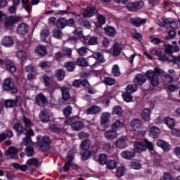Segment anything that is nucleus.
Here are the masks:
<instances>
[{
  "label": "nucleus",
  "mask_w": 180,
  "mask_h": 180,
  "mask_svg": "<svg viewBox=\"0 0 180 180\" xmlns=\"http://www.w3.org/2000/svg\"><path fill=\"white\" fill-rule=\"evenodd\" d=\"M165 53L162 56L159 58L160 61H167L168 63H176L179 61L180 63V56H174L172 53H174V46L171 44H165Z\"/></svg>",
  "instance_id": "nucleus-1"
},
{
  "label": "nucleus",
  "mask_w": 180,
  "mask_h": 180,
  "mask_svg": "<svg viewBox=\"0 0 180 180\" xmlns=\"http://www.w3.org/2000/svg\"><path fill=\"white\" fill-rule=\"evenodd\" d=\"M91 142L89 139L84 140L82 141L80 147L82 150L81 153L82 158L84 161H86L93 153H95L92 149H91Z\"/></svg>",
  "instance_id": "nucleus-2"
},
{
  "label": "nucleus",
  "mask_w": 180,
  "mask_h": 180,
  "mask_svg": "<svg viewBox=\"0 0 180 180\" xmlns=\"http://www.w3.org/2000/svg\"><path fill=\"white\" fill-rule=\"evenodd\" d=\"M21 122L25 124V128H24L23 126L20 124V122H16L13 126L14 130H15L17 134H18L19 136H20L22 133H24L25 130V131H27V130H29L27 129V128L30 129V127L33 126V124L32 123L30 120L25 116H23L21 119Z\"/></svg>",
  "instance_id": "nucleus-3"
},
{
  "label": "nucleus",
  "mask_w": 180,
  "mask_h": 180,
  "mask_svg": "<svg viewBox=\"0 0 180 180\" xmlns=\"http://www.w3.org/2000/svg\"><path fill=\"white\" fill-rule=\"evenodd\" d=\"M145 145H143L141 142H135L134 144V150L135 153H143V151H146L149 149L150 151H153L154 150V145L153 143L149 141L148 139L144 140Z\"/></svg>",
  "instance_id": "nucleus-4"
},
{
  "label": "nucleus",
  "mask_w": 180,
  "mask_h": 180,
  "mask_svg": "<svg viewBox=\"0 0 180 180\" xmlns=\"http://www.w3.org/2000/svg\"><path fill=\"white\" fill-rule=\"evenodd\" d=\"M41 137H37V141L36 143L37 147L40 148L42 151H49L50 148V144L51 141H50V137L45 136L41 140H40Z\"/></svg>",
  "instance_id": "nucleus-5"
},
{
  "label": "nucleus",
  "mask_w": 180,
  "mask_h": 180,
  "mask_svg": "<svg viewBox=\"0 0 180 180\" xmlns=\"http://www.w3.org/2000/svg\"><path fill=\"white\" fill-rule=\"evenodd\" d=\"M3 89L4 91H8L11 94H16L18 92V88L15 86V82L13 79L11 77H8L4 79L3 83Z\"/></svg>",
  "instance_id": "nucleus-6"
},
{
  "label": "nucleus",
  "mask_w": 180,
  "mask_h": 180,
  "mask_svg": "<svg viewBox=\"0 0 180 180\" xmlns=\"http://www.w3.org/2000/svg\"><path fill=\"white\" fill-rule=\"evenodd\" d=\"M146 75L147 76L148 79L152 86H158L160 84V77L157 73H155L153 70H148L146 72Z\"/></svg>",
  "instance_id": "nucleus-7"
},
{
  "label": "nucleus",
  "mask_w": 180,
  "mask_h": 180,
  "mask_svg": "<svg viewBox=\"0 0 180 180\" xmlns=\"http://www.w3.org/2000/svg\"><path fill=\"white\" fill-rule=\"evenodd\" d=\"M22 20H23V18H22V17H18V16L7 17L5 19L4 27H9V26H12L13 25H14V23H19V22H22Z\"/></svg>",
  "instance_id": "nucleus-8"
},
{
  "label": "nucleus",
  "mask_w": 180,
  "mask_h": 180,
  "mask_svg": "<svg viewBox=\"0 0 180 180\" xmlns=\"http://www.w3.org/2000/svg\"><path fill=\"white\" fill-rule=\"evenodd\" d=\"M143 6H144V1H143V0H139L135 2H132V3H129L127 5V9H129V11H137L139 9H141V8H143Z\"/></svg>",
  "instance_id": "nucleus-9"
},
{
  "label": "nucleus",
  "mask_w": 180,
  "mask_h": 180,
  "mask_svg": "<svg viewBox=\"0 0 180 180\" xmlns=\"http://www.w3.org/2000/svg\"><path fill=\"white\" fill-rule=\"evenodd\" d=\"M22 104V98L16 97L14 100H6L4 101V106L6 108H13V106H20Z\"/></svg>",
  "instance_id": "nucleus-10"
},
{
  "label": "nucleus",
  "mask_w": 180,
  "mask_h": 180,
  "mask_svg": "<svg viewBox=\"0 0 180 180\" xmlns=\"http://www.w3.org/2000/svg\"><path fill=\"white\" fill-rule=\"evenodd\" d=\"M35 102L37 105L39 106H41V108H44L47 103H49V101H47V97L44 96L43 94H39L35 97Z\"/></svg>",
  "instance_id": "nucleus-11"
},
{
  "label": "nucleus",
  "mask_w": 180,
  "mask_h": 180,
  "mask_svg": "<svg viewBox=\"0 0 180 180\" xmlns=\"http://www.w3.org/2000/svg\"><path fill=\"white\" fill-rule=\"evenodd\" d=\"M75 153L74 150L69 151L68 156L66 158L65 165L63 167V169L65 172L70 171V167H71V162L74 160Z\"/></svg>",
  "instance_id": "nucleus-12"
},
{
  "label": "nucleus",
  "mask_w": 180,
  "mask_h": 180,
  "mask_svg": "<svg viewBox=\"0 0 180 180\" xmlns=\"http://www.w3.org/2000/svg\"><path fill=\"white\" fill-rule=\"evenodd\" d=\"M104 137L107 140H115V139H117V131L115 129H108L105 131Z\"/></svg>",
  "instance_id": "nucleus-13"
},
{
  "label": "nucleus",
  "mask_w": 180,
  "mask_h": 180,
  "mask_svg": "<svg viewBox=\"0 0 180 180\" xmlns=\"http://www.w3.org/2000/svg\"><path fill=\"white\" fill-rule=\"evenodd\" d=\"M110 120V113L109 112H103L101 115L100 122L101 126L103 127H108V123Z\"/></svg>",
  "instance_id": "nucleus-14"
},
{
  "label": "nucleus",
  "mask_w": 180,
  "mask_h": 180,
  "mask_svg": "<svg viewBox=\"0 0 180 180\" xmlns=\"http://www.w3.org/2000/svg\"><path fill=\"white\" fill-rule=\"evenodd\" d=\"M102 108L98 105H91V107L88 108L85 113L86 115H98V113H101Z\"/></svg>",
  "instance_id": "nucleus-15"
},
{
  "label": "nucleus",
  "mask_w": 180,
  "mask_h": 180,
  "mask_svg": "<svg viewBox=\"0 0 180 180\" xmlns=\"http://www.w3.org/2000/svg\"><path fill=\"white\" fill-rule=\"evenodd\" d=\"M25 136L26 137L24 138L22 143L24 146H27V144H30V143H32V139H30V137H32V136H34V132H33L32 129L29 128L25 133Z\"/></svg>",
  "instance_id": "nucleus-16"
},
{
  "label": "nucleus",
  "mask_w": 180,
  "mask_h": 180,
  "mask_svg": "<svg viewBox=\"0 0 180 180\" xmlns=\"http://www.w3.org/2000/svg\"><path fill=\"white\" fill-rule=\"evenodd\" d=\"M131 25H134V26H136V27H140L141 25H144L145 23H147V19L146 18H135L131 19Z\"/></svg>",
  "instance_id": "nucleus-17"
},
{
  "label": "nucleus",
  "mask_w": 180,
  "mask_h": 180,
  "mask_svg": "<svg viewBox=\"0 0 180 180\" xmlns=\"http://www.w3.org/2000/svg\"><path fill=\"white\" fill-rule=\"evenodd\" d=\"M146 81H147V77L141 74L137 75L135 79H134V82L136 85H143V84H146Z\"/></svg>",
  "instance_id": "nucleus-18"
},
{
  "label": "nucleus",
  "mask_w": 180,
  "mask_h": 180,
  "mask_svg": "<svg viewBox=\"0 0 180 180\" xmlns=\"http://www.w3.org/2000/svg\"><path fill=\"white\" fill-rule=\"evenodd\" d=\"M71 127L75 131H79L85 127V125L82 121H75L71 124Z\"/></svg>",
  "instance_id": "nucleus-19"
},
{
  "label": "nucleus",
  "mask_w": 180,
  "mask_h": 180,
  "mask_svg": "<svg viewBox=\"0 0 180 180\" xmlns=\"http://www.w3.org/2000/svg\"><path fill=\"white\" fill-rule=\"evenodd\" d=\"M98 10L95 7H87L86 9L84 11L83 15L86 18H92L95 13H97Z\"/></svg>",
  "instance_id": "nucleus-20"
},
{
  "label": "nucleus",
  "mask_w": 180,
  "mask_h": 180,
  "mask_svg": "<svg viewBox=\"0 0 180 180\" xmlns=\"http://www.w3.org/2000/svg\"><path fill=\"white\" fill-rule=\"evenodd\" d=\"M1 44L4 47H11V46H13V39L9 36L4 37L1 40Z\"/></svg>",
  "instance_id": "nucleus-21"
},
{
  "label": "nucleus",
  "mask_w": 180,
  "mask_h": 180,
  "mask_svg": "<svg viewBox=\"0 0 180 180\" xmlns=\"http://www.w3.org/2000/svg\"><path fill=\"white\" fill-rule=\"evenodd\" d=\"M158 147H160V148H162L164 151H169L171 150V145L168 144V142H166L165 141L159 140L157 142Z\"/></svg>",
  "instance_id": "nucleus-22"
},
{
  "label": "nucleus",
  "mask_w": 180,
  "mask_h": 180,
  "mask_svg": "<svg viewBox=\"0 0 180 180\" xmlns=\"http://www.w3.org/2000/svg\"><path fill=\"white\" fill-rule=\"evenodd\" d=\"M105 33L109 37H116V30L113 27H104Z\"/></svg>",
  "instance_id": "nucleus-23"
},
{
  "label": "nucleus",
  "mask_w": 180,
  "mask_h": 180,
  "mask_svg": "<svg viewBox=\"0 0 180 180\" xmlns=\"http://www.w3.org/2000/svg\"><path fill=\"white\" fill-rule=\"evenodd\" d=\"M16 153H18V149H15V147H10L7 150L5 151L4 155H11L14 160H16L18 158V155H16Z\"/></svg>",
  "instance_id": "nucleus-24"
},
{
  "label": "nucleus",
  "mask_w": 180,
  "mask_h": 180,
  "mask_svg": "<svg viewBox=\"0 0 180 180\" xmlns=\"http://www.w3.org/2000/svg\"><path fill=\"white\" fill-rule=\"evenodd\" d=\"M28 30L29 27L25 23L19 24L17 27V32H18L20 34H26Z\"/></svg>",
  "instance_id": "nucleus-25"
},
{
  "label": "nucleus",
  "mask_w": 180,
  "mask_h": 180,
  "mask_svg": "<svg viewBox=\"0 0 180 180\" xmlns=\"http://www.w3.org/2000/svg\"><path fill=\"white\" fill-rule=\"evenodd\" d=\"M60 91L62 92V98L64 99V101H68V99L71 98V95L70 94V89L63 86L60 88Z\"/></svg>",
  "instance_id": "nucleus-26"
},
{
  "label": "nucleus",
  "mask_w": 180,
  "mask_h": 180,
  "mask_svg": "<svg viewBox=\"0 0 180 180\" xmlns=\"http://www.w3.org/2000/svg\"><path fill=\"white\" fill-rule=\"evenodd\" d=\"M55 77L58 81H63L65 78V70L63 69H58L55 72Z\"/></svg>",
  "instance_id": "nucleus-27"
},
{
  "label": "nucleus",
  "mask_w": 180,
  "mask_h": 180,
  "mask_svg": "<svg viewBox=\"0 0 180 180\" xmlns=\"http://www.w3.org/2000/svg\"><path fill=\"white\" fill-rule=\"evenodd\" d=\"M122 158H125V160H133L136 157V153L130 152L129 150L123 151L121 153Z\"/></svg>",
  "instance_id": "nucleus-28"
},
{
  "label": "nucleus",
  "mask_w": 180,
  "mask_h": 180,
  "mask_svg": "<svg viewBox=\"0 0 180 180\" xmlns=\"http://www.w3.org/2000/svg\"><path fill=\"white\" fill-rule=\"evenodd\" d=\"M36 53L37 54H38V56H40L41 57H44V56L47 54V49L44 46L39 45L36 49Z\"/></svg>",
  "instance_id": "nucleus-29"
},
{
  "label": "nucleus",
  "mask_w": 180,
  "mask_h": 180,
  "mask_svg": "<svg viewBox=\"0 0 180 180\" xmlns=\"http://www.w3.org/2000/svg\"><path fill=\"white\" fill-rule=\"evenodd\" d=\"M26 165L27 167H39V160L35 158H32L27 160Z\"/></svg>",
  "instance_id": "nucleus-30"
},
{
  "label": "nucleus",
  "mask_w": 180,
  "mask_h": 180,
  "mask_svg": "<svg viewBox=\"0 0 180 180\" xmlns=\"http://www.w3.org/2000/svg\"><path fill=\"white\" fill-rule=\"evenodd\" d=\"M39 117L41 122H44V123H47L50 120V115H49V112L46 110L41 111V112L39 114Z\"/></svg>",
  "instance_id": "nucleus-31"
},
{
  "label": "nucleus",
  "mask_w": 180,
  "mask_h": 180,
  "mask_svg": "<svg viewBox=\"0 0 180 180\" xmlns=\"http://www.w3.org/2000/svg\"><path fill=\"white\" fill-rule=\"evenodd\" d=\"M6 68L10 72H15L16 71V66L9 60H6Z\"/></svg>",
  "instance_id": "nucleus-32"
},
{
  "label": "nucleus",
  "mask_w": 180,
  "mask_h": 180,
  "mask_svg": "<svg viewBox=\"0 0 180 180\" xmlns=\"http://www.w3.org/2000/svg\"><path fill=\"white\" fill-rule=\"evenodd\" d=\"M116 147H117V148H124V147H126V137H120L116 141Z\"/></svg>",
  "instance_id": "nucleus-33"
},
{
  "label": "nucleus",
  "mask_w": 180,
  "mask_h": 180,
  "mask_svg": "<svg viewBox=\"0 0 180 180\" xmlns=\"http://www.w3.org/2000/svg\"><path fill=\"white\" fill-rule=\"evenodd\" d=\"M131 126H132L134 130H139V129H141V121L138 119L132 120L131 122Z\"/></svg>",
  "instance_id": "nucleus-34"
},
{
  "label": "nucleus",
  "mask_w": 180,
  "mask_h": 180,
  "mask_svg": "<svg viewBox=\"0 0 180 180\" xmlns=\"http://www.w3.org/2000/svg\"><path fill=\"white\" fill-rule=\"evenodd\" d=\"M163 123H165V124H167V126H168V127H169L170 129L175 126V122H174V120L168 117H166L163 119Z\"/></svg>",
  "instance_id": "nucleus-35"
},
{
  "label": "nucleus",
  "mask_w": 180,
  "mask_h": 180,
  "mask_svg": "<svg viewBox=\"0 0 180 180\" xmlns=\"http://www.w3.org/2000/svg\"><path fill=\"white\" fill-rule=\"evenodd\" d=\"M151 113V111L148 108H145L142 112V119L145 120L146 122H148L150 120V115Z\"/></svg>",
  "instance_id": "nucleus-36"
},
{
  "label": "nucleus",
  "mask_w": 180,
  "mask_h": 180,
  "mask_svg": "<svg viewBox=\"0 0 180 180\" xmlns=\"http://www.w3.org/2000/svg\"><path fill=\"white\" fill-rule=\"evenodd\" d=\"M121 53H122V47H120V44H115L114 45L113 56L115 57H117L118 56H120Z\"/></svg>",
  "instance_id": "nucleus-37"
},
{
  "label": "nucleus",
  "mask_w": 180,
  "mask_h": 180,
  "mask_svg": "<svg viewBox=\"0 0 180 180\" xmlns=\"http://www.w3.org/2000/svg\"><path fill=\"white\" fill-rule=\"evenodd\" d=\"M6 137H8V139L13 137V132H12V131H7L6 134H0V143L1 141H4V140L6 139Z\"/></svg>",
  "instance_id": "nucleus-38"
},
{
  "label": "nucleus",
  "mask_w": 180,
  "mask_h": 180,
  "mask_svg": "<svg viewBox=\"0 0 180 180\" xmlns=\"http://www.w3.org/2000/svg\"><path fill=\"white\" fill-rule=\"evenodd\" d=\"M56 26L58 29H64L66 26L65 18H59L56 22Z\"/></svg>",
  "instance_id": "nucleus-39"
},
{
  "label": "nucleus",
  "mask_w": 180,
  "mask_h": 180,
  "mask_svg": "<svg viewBox=\"0 0 180 180\" xmlns=\"http://www.w3.org/2000/svg\"><path fill=\"white\" fill-rule=\"evenodd\" d=\"M159 134H160V129H158V127H153L150 129V137H153L154 139V137H157V136H158Z\"/></svg>",
  "instance_id": "nucleus-40"
},
{
  "label": "nucleus",
  "mask_w": 180,
  "mask_h": 180,
  "mask_svg": "<svg viewBox=\"0 0 180 180\" xmlns=\"http://www.w3.org/2000/svg\"><path fill=\"white\" fill-rule=\"evenodd\" d=\"M126 91L129 94H133L134 92H136V91H137V84H128L126 87Z\"/></svg>",
  "instance_id": "nucleus-41"
},
{
  "label": "nucleus",
  "mask_w": 180,
  "mask_h": 180,
  "mask_svg": "<svg viewBox=\"0 0 180 180\" xmlns=\"http://www.w3.org/2000/svg\"><path fill=\"white\" fill-rule=\"evenodd\" d=\"M77 51L79 56L84 57V56H86V54H88L89 49H88L86 47L82 46L81 48L78 49Z\"/></svg>",
  "instance_id": "nucleus-42"
},
{
  "label": "nucleus",
  "mask_w": 180,
  "mask_h": 180,
  "mask_svg": "<svg viewBox=\"0 0 180 180\" xmlns=\"http://www.w3.org/2000/svg\"><path fill=\"white\" fill-rule=\"evenodd\" d=\"M77 64L80 67H88V61L84 58H79L77 59Z\"/></svg>",
  "instance_id": "nucleus-43"
},
{
  "label": "nucleus",
  "mask_w": 180,
  "mask_h": 180,
  "mask_svg": "<svg viewBox=\"0 0 180 180\" xmlns=\"http://www.w3.org/2000/svg\"><path fill=\"white\" fill-rule=\"evenodd\" d=\"M98 162L101 165H105L108 162V156L105 154H101L98 157Z\"/></svg>",
  "instance_id": "nucleus-44"
},
{
  "label": "nucleus",
  "mask_w": 180,
  "mask_h": 180,
  "mask_svg": "<svg viewBox=\"0 0 180 180\" xmlns=\"http://www.w3.org/2000/svg\"><path fill=\"white\" fill-rule=\"evenodd\" d=\"M65 67L67 68L68 71L71 72L75 70L76 65L74 62H67L65 64Z\"/></svg>",
  "instance_id": "nucleus-45"
},
{
  "label": "nucleus",
  "mask_w": 180,
  "mask_h": 180,
  "mask_svg": "<svg viewBox=\"0 0 180 180\" xmlns=\"http://www.w3.org/2000/svg\"><path fill=\"white\" fill-rule=\"evenodd\" d=\"M130 166L132 169H140L141 165L138 160H134L130 162Z\"/></svg>",
  "instance_id": "nucleus-46"
},
{
  "label": "nucleus",
  "mask_w": 180,
  "mask_h": 180,
  "mask_svg": "<svg viewBox=\"0 0 180 180\" xmlns=\"http://www.w3.org/2000/svg\"><path fill=\"white\" fill-rule=\"evenodd\" d=\"M16 57L21 60L22 61H25L26 60V52L25 51H18L16 53Z\"/></svg>",
  "instance_id": "nucleus-47"
},
{
  "label": "nucleus",
  "mask_w": 180,
  "mask_h": 180,
  "mask_svg": "<svg viewBox=\"0 0 180 180\" xmlns=\"http://www.w3.org/2000/svg\"><path fill=\"white\" fill-rule=\"evenodd\" d=\"M112 74L114 77H120V69L119 68V65H115L112 69Z\"/></svg>",
  "instance_id": "nucleus-48"
},
{
  "label": "nucleus",
  "mask_w": 180,
  "mask_h": 180,
  "mask_svg": "<svg viewBox=\"0 0 180 180\" xmlns=\"http://www.w3.org/2000/svg\"><path fill=\"white\" fill-rule=\"evenodd\" d=\"M97 20L98 22V26H102V25H105V18L102 14H97L96 15Z\"/></svg>",
  "instance_id": "nucleus-49"
},
{
  "label": "nucleus",
  "mask_w": 180,
  "mask_h": 180,
  "mask_svg": "<svg viewBox=\"0 0 180 180\" xmlns=\"http://www.w3.org/2000/svg\"><path fill=\"white\" fill-rule=\"evenodd\" d=\"M130 94L127 91L122 94V97L125 102H131L133 101V96Z\"/></svg>",
  "instance_id": "nucleus-50"
},
{
  "label": "nucleus",
  "mask_w": 180,
  "mask_h": 180,
  "mask_svg": "<svg viewBox=\"0 0 180 180\" xmlns=\"http://www.w3.org/2000/svg\"><path fill=\"white\" fill-rule=\"evenodd\" d=\"M103 82L105 84V85H115V84H116V80H115L113 78L105 77Z\"/></svg>",
  "instance_id": "nucleus-51"
},
{
  "label": "nucleus",
  "mask_w": 180,
  "mask_h": 180,
  "mask_svg": "<svg viewBox=\"0 0 180 180\" xmlns=\"http://www.w3.org/2000/svg\"><path fill=\"white\" fill-rule=\"evenodd\" d=\"M166 23L169 27H171V29H179V26L178 25V20L168 21Z\"/></svg>",
  "instance_id": "nucleus-52"
},
{
  "label": "nucleus",
  "mask_w": 180,
  "mask_h": 180,
  "mask_svg": "<svg viewBox=\"0 0 180 180\" xmlns=\"http://www.w3.org/2000/svg\"><path fill=\"white\" fill-rule=\"evenodd\" d=\"M25 154L27 157H32L34 154V149L32 146H27L25 148Z\"/></svg>",
  "instance_id": "nucleus-53"
},
{
  "label": "nucleus",
  "mask_w": 180,
  "mask_h": 180,
  "mask_svg": "<svg viewBox=\"0 0 180 180\" xmlns=\"http://www.w3.org/2000/svg\"><path fill=\"white\" fill-rule=\"evenodd\" d=\"M53 36L56 38V39H62L63 38V32H61V30H53Z\"/></svg>",
  "instance_id": "nucleus-54"
},
{
  "label": "nucleus",
  "mask_w": 180,
  "mask_h": 180,
  "mask_svg": "<svg viewBox=\"0 0 180 180\" xmlns=\"http://www.w3.org/2000/svg\"><path fill=\"white\" fill-rule=\"evenodd\" d=\"M123 110L120 106H115L112 109V115H118V116H120Z\"/></svg>",
  "instance_id": "nucleus-55"
},
{
  "label": "nucleus",
  "mask_w": 180,
  "mask_h": 180,
  "mask_svg": "<svg viewBox=\"0 0 180 180\" xmlns=\"http://www.w3.org/2000/svg\"><path fill=\"white\" fill-rule=\"evenodd\" d=\"M120 127H123V122H120V120H117L112 125V130H116L117 129H120Z\"/></svg>",
  "instance_id": "nucleus-56"
},
{
  "label": "nucleus",
  "mask_w": 180,
  "mask_h": 180,
  "mask_svg": "<svg viewBox=\"0 0 180 180\" xmlns=\"http://www.w3.org/2000/svg\"><path fill=\"white\" fill-rule=\"evenodd\" d=\"M107 168L108 169H115L116 168V161L115 160H109L107 162Z\"/></svg>",
  "instance_id": "nucleus-57"
},
{
  "label": "nucleus",
  "mask_w": 180,
  "mask_h": 180,
  "mask_svg": "<svg viewBox=\"0 0 180 180\" xmlns=\"http://www.w3.org/2000/svg\"><path fill=\"white\" fill-rule=\"evenodd\" d=\"M72 113V108L70 105H68L65 108L63 109L64 116L68 117Z\"/></svg>",
  "instance_id": "nucleus-58"
},
{
  "label": "nucleus",
  "mask_w": 180,
  "mask_h": 180,
  "mask_svg": "<svg viewBox=\"0 0 180 180\" xmlns=\"http://www.w3.org/2000/svg\"><path fill=\"white\" fill-rule=\"evenodd\" d=\"M50 129L54 133H60L61 131V127L58 124H53L50 126Z\"/></svg>",
  "instance_id": "nucleus-59"
},
{
  "label": "nucleus",
  "mask_w": 180,
  "mask_h": 180,
  "mask_svg": "<svg viewBox=\"0 0 180 180\" xmlns=\"http://www.w3.org/2000/svg\"><path fill=\"white\" fill-rule=\"evenodd\" d=\"M64 57H65V56L64 55V53L61 51H58L55 54V59L56 61H61Z\"/></svg>",
  "instance_id": "nucleus-60"
},
{
  "label": "nucleus",
  "mask_w": 180,
  "mask_h": 180,
  "mask_svg": "<svg viewBox=\"0 0 180 180\" xmlns=\"http://www.w3.org/2000/svg\"><path fill=\"white\" fill-rule=\"evenodd\" d=\"M50 32H49V30H44L41 31V40H46V38L49 36Z\"/></svg>",
  "instance_id": "nucleus-61"
},
{
  "label": "nucleus",
  "mask_w": 180,
  "mask_h": 180,
  "mask_svg": "<svg viewBox=\"0 0 180 180\" xmlns=\"http://www.w3.org/2000/svg\"><path fill=\"white\" fill-rule=\"evenodd\" d=\"M88 44L89 46H95V44H98V38L95 37L89 38Z\"/></svg>",
  "instance_id": "nucleus-62"
},
{
  "label": "nucleus",
  "mask_w": 180,
  "mask_h": 180,
  "mask_svg": "<svg viewBox=\"0 0 180 180\" xmlns=\"http://www.w3.org/2000/svg\"><path fill=\"white\" fill-rule=\"evenodd\" d=\"M160 180H175L171 174L165 172L163 174V176L160 178Z\"/></svg>",
  "instance_id": "nucleus-63"
},
{
  "label": "nucleus",
  "mask_w": 180,
  "mask_h": 180,
  "mask_svg": "<svg viewBox=\"0 0 180 180\" xmlns=\"http://www.w3.org/2000/svg\"><path fill=\"white\" fill-rule=\"evenodd\" d=\"M39 66L41 68H44L45 70L47 68H50V67H51V65H50V63L47 62V61H44V62H41L39 64Z\"/></svg>",
  "instance_id": "nucleus-64"
}]
</instances>
